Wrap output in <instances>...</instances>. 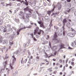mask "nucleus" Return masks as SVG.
<instances>
[{
  "label": "nucleus",
  "instance_id": "nucleus-44",
  "mask_svg": "<svg viewBox=\"0 0 76 76\" xmlns=\"http://www.w3.org/2000/svg\"><path fill=\"white\" fill-rule=\"evenodd\" d=\"M69 69H72V66H69Z\"/></svg>",
  "mask_w": 76,
  "mask_h": 76
},
{
  "label": "nucleus",
  "instance_id": "nucleus-18",
  "mask_svg": "<svg viewBox=\"0 0 76 76\" xmlns=\"http://www.w3.org/2000/svg\"><path fill=\"white\" fill-rule=\"evenodd\" d=\"M58 10H60L61 9V5H59L58 7Z\"/></svg>",
  "mask_w": 76,
  "mask_h": 76
},
{
  "label": "nucleus",
  "instance_id": "nucleus-16",
  "mask_svg": "<svg viewBox=\"0 0 76 76\" xmlns=\"http://www.w3.org/2000/svg\"><path fill=\"white\" fill-rule=\"evenodd\" d=\"M67 22V18H64L63 20V23H64H64H66Z\"/></svg>",
  "mask_w": 76,
  "mask_h": 76
},
{
  "label": "nucleus",
  "instance_id": "nucleus-42",
  "mask_svg": "<svg viewBox=\"0 0 76 76\" xmlns=\"http://www.w3.org/2000/svg\"><path fill=\"white\" fill-rule=\"evenodd\" d=\"M36 1H34L33 2V4H36Z\"/></svg>",
  "mask_w": 76,
  "mask_h": 76
},
{
  "label": "nucleus",
  "instance_id": "nucleus-58",
  "mask_svg": "<svg viewBox=\"0 0 76 76\" xmlns=\"http://www.w3.org/2000/svg\"><path fill=\"white\" fill-rule=\"evenodd\" d=\"M68 63H71V61H69Z\"/></svg>",
  "mask_w": 76,
  "mask_h": 76
},
{
  "label": "nucleus",
  "instance_id": "nucleus-3",
  "mask_svg": "<svg viewBox=\"0 0 76 76\" xmlns=\"http://www.w3.org/2000/svg\"><path fill=\"white\" fill-rule=\"evenodd\" d=\"M25 1L26 2L23 1H20V3H23V4H25L26 6L28 5V4H31V1H28V2L27 1V0H25Z\"/></svg>",
  "mask_w": 76,
  "mask_h": 76
},
{
  "label": "nucleus",
  "instance_id": "nucleus-22",
  "mask_svg": "<svg viewBox=\"0 0 76 76\" xmlns=\"http://www.w3.org/2000/svg\"><path fill=\"white\" fill-rule=\"evenodd\" d=\"M3 23V20H0V24L2 25Z\"/></svg>",
  "mask_w": 76,
  "mask_h": 76
},
{
  "label": "nucleus",
  "instance_id": "nucleus-59",
  "mask_svg": "<svg viewBox=\"0 0 76 76\" xmlns=\"http://www.w3.org/2000/svg\"><path fill=\"white\" fill-rule=\"evenodd\" d=\"M8 48H9V49H10V48H11V46H9Z\"/></svg>",
  "mask_w": 76,
  "mask_h": 76
},
{
  "label": "nucleus",
  "instance_id": "nucleus-15",
  "mask_svg": "<svg viewBox=\"0 0 76 76\" xmlns=\"http://www.w3.org/2000/svg\"><path fill=\"white\" fill-rule=\"evenodd\" d=\"M76 34V31H75L74 33H72L71 34V36L72 37H74Z\"/></svg>",
  "mask_w": 76,
  "mask_h": 76
},
{
  "label": "nucleus",
  "instance_id": "nucleus-9",
  "mask_svg": "<svg viewBox=\"0 0 76 76\" xmlns=\"http://www.w3.org/2000/svg\"><path fill=\"white\" fill-rule=\"evenodd\" d=\"M75 58H72L71 60V64L72 66H75V62L74 61H75Z\"/></svg>",
  "mask_w": 76,
  "mask_h": 76
},
{
  "label": "nucleus",
  "instance_id": "nucleus-36",
  "mask_svg": "<svg viewBox=\"0 0 76 76\" xmlns=\"http://www.w3.org/2000/svg\"><path fill=\"white\" fill-rule=\"evenodd\" d=\"M71 31L72 32H73V31H75V30H74V29H73V28H71Z\"/></svg>",
  "mask_w": 76,
  "mask_h": 76
},
{
  "label": "nucleus",
  "instance_id": "nucleus-31",
  "mask_svg": "<svg viewBox=\"0 0 76 76\" xmlns=\"http://www.w3.org/2000/svg\"><path fill=\"white\" fill-rule=\"evenodd\" d=\"M44 64H45V63H41L40 64V66H42L44 65Z\"/></svg>",
  "mask_w": 76,
  "mask_h": 76
},
{
  "label": "nucleus",
  "instance_id": "nucleus-30",
  "mask_svg": "<svg viewBox=\"0 0 76 76\" xmlns=\"http://www.w3.org/2000/svg\"><path fill=\"white\" fill-rule=\"evenodd\" d=\"M38 23L39 24H41V23H42V22L41 21H38Z\"/></svg>",
  "mask_w": 76,
  "mask_h": 76
},
{
  "label": "nucleus",
  "instance_id": "nucleus-29",
  "mask_svg": "<svg viewBox=\"0 0 76 76\" xmlns=\"http://www.w3.org/2000/svg\"><path fill=\"white\" fill-rule=\"evenodd\" d=\"M4 32H7V30H6V29H4L3 30Z\"/></svg>",
  "mask_w": 76,
  "mask_h": 76
},
{
  "label": "nucleus",
  "instance_id": "nucleus-33",
  "mask_svg": "<svg viewBox=\"0 0 76 76\" xmlns=\"http://www.w3.org/2000/svg\"><path fill=\"white\" fill-rule=\"evenodd\" d=\"M59 62L60 63H62V59H59Z\"/></svg>",
  "mask_w": 76,
  "mask_h": 76
},
{
  "label": "nucleus",
  "instance_id": "nucleus-14",
  "mask_svg": "<svg viewBox=\"0 0 76 76\" xmlns=\"http://www.w3.org/2000/svg\"><path fill=\"white\" fill-rule=\"evenodd\" d=\"M7 60L6 61H5L4 64H3V66H4V68H5L6 66V64H7Z\"/></svg>",
  "mask_w": 76,
  "mask_h": 76
},
{
  "label": "nucleus",
  "instance_id": "nucleus-21",
  "mask_svg": "<svg viewBox=\"0 0 76 76\" xmlns=\"http://www.w3.org/2000/svg\"><path fill=\"white\" fill-rule=\"evenodd\" d=\"M3 37H1L0 38V42H1L3 41Z\"/></svg>",
  "mask_w": 76,
  "mask_h": 76
},
{
  "label": "nucleus",
  "instance_id": "nucleus-5",
  "mask_svg": "<svg viewBox=\"0 0 76 76\" xmlns=\"http://www.w3.org/2000/svg\"><path fill=\"white\" fill-rule=\"evenodd\" d=\"M12 57L13 58V59H12V62L11 64V65L12 66H13L14 64H15V62L16 61V58H15V55H13Z\"/></svg>",
  "mask_w": 76,
  "mask_h": 76
},
{
  "label": "nucleus",
  "instance_id": "nucleus-13",
  "mask_svg": "<svg viewBox=\"0 0 76 76\" xmlns=\"http://www.w3.org/2000/svg\"><path fill=\"white\" fill-rule=\"evenodd\" d=\"M54 8H55V7H54V6L52 10H51L50 11H48V15H50V14H51V12H53V11L54 10Z\"/></svg>",
  "mask_w": 76,
  "mask_h": 76
},
{
  "label": "nucleus",
  "instance_id": "nucleus-12",
  "mask_svg": "<svg viewBox=\"0 0 76 76\" xmlns=\"http://www.w3.org/2000/svg\"><path fill=\"white\" fill-rule=\"evenodd\" d=\"M58 37V36H57V33L56 32H55V34L53 36V38L54 39H56Z\"/></svg>",
  "mask_w": 76,
  "mask_h": 76
},
{
  "label": "nucleus",
  "instance_id": "nucleus-27",
  "mask_svg": "<svg viewBox=\"0 0 76 76\" xmlns=\"http://www.w3.org/2000/svg\"><path fill=\"white\" fill-rule=\"evenodd\" d=\"M30 35H31V36L32 38H33V37H33V35H34V34H33V33H32L31 34H30Z\"/></svg>",
  "mask_w": 76,
  "mask_h": 76
},
{
  "label": "nucleus",
  "instance_id": "nucleus-46",
  "mask_svg": "<svg viewBox=\"0 0 76 76\" xmlns=\"http://www.w3.org/2000/svg\"><path fill=\"white\" fill-rule=\"evenodd\" d=\"M37 59H39V57L38 56H37L36 57Z\"/></svg>",
  "mask_w": 76,
  "mask_h": 76
},
{
  "label": "nucleus",
  "instance_id": "nucleus-2",
  "mask_svg": "<svg viewBox=\"0 0 76 76\" xmlns=\"http://www.w3.org/2000/svg\"><path fill=\"white\" fill-rule=\"evenodd\" d=\"M20 28H21L19 29L18 31H17V35H19V32H20V31L22 30V29H26V28H32V26H28L26 27H24L23 25V24H21L20 26Z\"/></svg>",
  "mask_w": 76,
  "mask_h": 76
},
{
  "label": "nucleus",
  "instance_id": "nucleus-61",
  "mask_svg": "<svg viewBox=\"0 0 76 76\" xmlns=\"http://www.w3.org/2000/svg\"><path fill=\"white\" fill-rule=\"evenodd\" d=\"M68 20H69V22H71V20L70 19Z\"/></svg>",
  "mask_w": 76,
  "mask_h": 76
},
{
  "label": "nucleus",
  "instance_id": "nucleus-24",
  "mask_svg": "<svg viewBox=\"0 0 76 76\" xmlns=\"http://www.w3.org/2000/svg\"><path fill=\"white\" fill-rule=\"evenodd\" d=\"M48 71H49V72H52L53 71V70H52V69L51 68H49V69H48Z\"/></svg>",
  "mask_w": 76,
  "mask_h": 76
},
{
  "label": "nucleus",
  "instance_id": "nucleus-17",
  "mask_svg": "<svg viewBox=\"0 0 76 76\" xmlns=\"http://www.w3.org/2000/svg\"><path fill=\"white\" fill-rule=\"evenodd\" d=\"M40 26L42 28H43L44 29H45V27H44V25H43V23H42L40 25Z\"/></svg>",
  "mask_w": 76,
  "mask_h": 76
},
{
  "label": "nucleus",
  "instance_id": "nucleus-56",
  "mask_svg": "<svg viewBox=\"0 0 76 76\" xmlns=\"http://www.w3.org/2000/svg\"><path fill=\"white\" fill-rule=\"evenodd\" d=\"M72 73H73V74H74L75 72H74V71H72Z\"/></svg>",
  "mask_w": 76,
  "mask_h": 76
},
{
  "label": "nucleus",
  "instance_id": "nucleus-62",
  "mask_svg": "<svg viewBox=\"0 0 76 76\" xmlns=\"http://www.w3.org/2000/svg\"><path fill=\"white\" fill-rule=\"evenodd\" d=\"M34 23H31V25H33V24H34Z\"/></svg>",
  "mask_w": 76,
  "mask_h": 76
},
{
  "label": "nucleus",
  "instance_id": "nucleus-10",
  "mask_svg": "<svg viewBox=\"0 0 76 76\" xmlns=\"http://www.w3.org/2000/svg\"><path fill=\"white\" fill-rule=\"evenodd\" d=\"M26 20H27L29 21V17L30 16H31V14H26Z\"/></svg>",
  "mask_w": 76,
  "mask_h": 76
},
{
  "label": "nucleus",
  "instance_id": "nucleus-34",
  "mask_svg": "<svg viewBox=\"0 0 76 76\" xmlns=\"http://www.w3.org/2000/svg\"><path fill=\"white\" fill-rule=\"evenodd\" d=\"M70 9V10H72V11H73V10H75V8H71Z\"/></svg>",
  "mask_w": 76,
  "mask_h": 76
},
{
  "label": "nucleus",
  "instance_id": "nucleus-8",
  "mask_svg": "<svg viewBox=\"0 0 76 76\" xmlns=\"http://www.w3.org/2000/svg\"><path fill=\"white\" fill-rule=\"evenodd\" d=\"M55 42L56 44H58L59 42H61L62 41L60 39H55Z\"/></svg>",
  "mask_w": 76,
  "mask_h": 76
},
{
  "label": "nucleus",
  "instance_id": "nucleus-55",
  "mask_svg": "<svg viewBox=\"0 0 76 76\" xmlns=\"http://www.w3.org/2000/svg\"><path fill=\"white\" fill-rule=\"evenodd\" d=\"M30 58H31V59H32V58H33V57L31 56Z\"/></svg>",
  "mask_w": 76,
  "mask_h": 76
},
{
  "label": "nucleus",
  "instance_id": "nucleus-35",
  "mask_svg": "<svg viewBox=\"0 0 76 76\" xmlns=\"http://www.w3.org/2000/svg\"><path fill=\"white\" fill-rule=\"evenodd\" d=\"M68 61H69V59H67L66 61V64H67V62H68Z\"/></svg>",
  "mask_w": 76,
  "mask_h": 76
},
{
  "label": "nucleus",
  "instance_id": "nucleus-64",
  "mask_svg": "<svg viewBox=\"0 0 76 76\" xmlns=\"http://www.w3.org/2000/svg\"><path fill=\"white\" fill-rule=\"evenodd\" d=\"M48 38H50V36H48Z\"/></svg>",
  "mask_w": 76,
  "mask_h": 76
},
{
  "label": "nucleus",
  "instance_id": "nucleus-51",
  "mask_svg": "<svg viewBox=\"0 0 76 76\" xmlns=\"http://www.w3.org/2000/svg\"><path fill=\"white\" fill-rule=\"evenodd\" d=\"M63 57H64V58H66V56L64 55Z\"/></svg>",
  "mask_w": 76,
  "mask_h": 76
},
{
  "label": "nucleus",
  "instance_id": "nucleus-40",
  "mask_svg": "<svg viewBox=\"0 0 76 76\" xmlns=\"http://www.w3.org/2000/svg\"><path fill=\"white\" fill-rule=\"evenodd\" d=\"M28 60V59H25L24 61V62L25 63H26V62L27 61V60Z\"/></svg>",
  "mask_w": 76,
  "mask_h": 76
},
{
  "label": "nucleus",
  "instance_id": "nucleus-41",
  "mask_svg": "<svg viewBox=\"0 0 76 76\" xmlns=\"http://www.w3.org/2000/svg\"><path fill=\"white\" fill-rule=\"evenodd\" d=\"M70 50H72L73 49V48L70 47H69L68 48Z\"/></svg>",
  "mask_w": 76,
  "mask_h": 76
},
{
  "label": "nucleus",
  "instance_id": "nucleus-37",
  "mask_svg": "<svg viewBox=\"0 0 76 76\" xmlns=\"http://www.w3.org/2000/svg\"><path fill=\"white\" fill-rule=\"evenodd\" d=\"M58 69V67L57 66H56L55 68V70H57V69Z\"/></svg>",
  "mask_w": 76,
  "mask_h": 76
},
{
  "label": "nucleus",
  "instance_id": "nucleus-23",
  "mask_svg": "<svg viewBox=\"0 0 76 76\" xmlns=\"http://www.w3.org/2000/svg\"><path fill=\"white\" fill-rule=\"evenodd\" d=\"M33 40L34 41H37V39H36V38H35V37H33Z\"/></svg>",
  "mask_w": 76,
  "mask_h": 76
},
{
  "label": "nucleus",
  "instance_id": "nucleus-28",
  "mask_svg": "<svg viewBox=\"0 0 76 76\" xmlns=\"http://www.w3.org/2000/svg\"><path fill=\"white\" fill-rule=\"evenodd\" d=\"M54 56V55L53 54H51L48 57H53Z\"/></svg>",
  "mask_w": 76,
  "mask_h": 76
},
{
  "label": "nucleus",
  "instance_id": "nucleus-50",
  "mask_svg": "<svg viewBox=\"0 0 76 76\" xmlns=\"http://www.w3.org/2000/svg\"><path fill=\"white\" fill-rule=\"evenodd\" d=\"M65 66H66V67H68V64H66L65 65Z\"/></svg>",
  "mask_w": 76,
  "mask_h": 76
},
{
  "label": "nucleus",
  "instance_id": "nucleus-26",
  "mask_svg": "<svg viewBox=\"0 0 76 76\" xmlns=\"http://www.w3.org/2000/svg\"><path fill=\"white\" fill-rule=\"evenodd\" d=\"M9 43L10 46H12V45L13 44V42H10Z\"/></svg>",
  "mask_w": 76,
  "mask_h": 76
},
{
  "label": "nucleus",
  "instance_id": "nucleus-39",
  "mask_svg": "<svg viewBox=\"0 0 76 76\" xmlns=\"http://www.w3.org/2000/svg\"><path fill=\"white\" fill-rule=\"evenodd\" d=\"M5 4L6 5L5 6H10V4H8L7 3H5Z\"/></svg>",
  "mask_w": 76,
  "mask_h": 76
},
{
  "label": "nucleus",
  "instance_id": "nucleus-63",
  "mask_svg": "<svg viewBox=\"0 0 76 76\" xmlns=\"http://www.w3.org/2000/svg\"><path fill=\"white\" fill-rule=\"evenodd\" d=\"M34 25H35V26H37V25L36 24H34Z\"/></svg>",
  "mask_w": 76,
  "mask_h": 76
},
{
  "label": "nucleus",
  "instance_id": "nucleus-53",
  "mask_svg": "<svg viewBox=\"0 0 76 76\" xmlns=\"http://www.w3.org/2000/svg\"><path fill=\"white\" fill-rule=\"evenodd\" d=\"M53 66H55V64H56V63H53Z\"/></svg>",
  "mask_w": 76,
  "mask_h": 76
},
{
  "label": "nucleus",
  "instance_id": "nucleus-25",
  "mask_svg": "<svg viewBox=\"0 0 76 76\" xmlns=\"http://www.w3.org/2000/svg\"><path fill=\"white\" fill-rule=\"evenodd\" d=\"M12 66H13V65H12V64H10V67L11 69H14V68Z\"/></svg>",
  "mask_w": 76,
  "mask_h": 76
},
{
  "label": "nucleus",
  "instance_id": "nucleus-4",
  "mask_svg": "<svg viewBox=\"0 0 76 76\" xmlns=\"http://www.w3.org/2000/svg\"><path fill=\"white\" fill-rule=\"evenodd\" d=\"M71 6L70 5V4H69L68 5H67L66 6V12H67L68 13H69L70 12V8Z\"/></svg>",
  "mask_w": 76,
  "mask_h": 76
},
{
  "label": "nucleus",
  "instance_id": "nucleus-47",
  "mask_svg": "<svg viewBox=\"0 0 76 76\" xmlns=\"http://www.w3.org/2000/svg\"><path fill=\"white\" fill-rule=\"evenodd\" d=\"M59 74L60 75H62L63 73H62V72H60Z\"/></svg>",
  "mask_w": 76,
  "mask_h": 76
},
{
  "label": "nucleus",
  "instance_id": "nucleus-49",
  "mask_svg": "<svg viewBox=\"0 0 76 76\" xmlns=\"http://www.w3.org/2000/svg\"><path fill=\"white\" fill-rule=\"evenodd\" d=\"M17 5H18V6H20V3L18 4H17Z\"/></svg>",
  "mask_w": 76,
  "mask_h": 76
},
{
  "label": "nucleus",
  "instance_id": "nucleus-43",
  "mask_svg": "<svg viewBox=\"0 0 76 76\" xmlns=\"http://www.w3.org/2000/svg\"><path fill=\"white\" fill-rule=\"evenodd\" d=\"M59 67L60 68H61L62 67H63V65H60L59 66Z\"/></svg>",
  "mask_w": 76,
  "mask_h": 76
},
{
  "label": "nucleus",
  "instance_id": "nucleus-60",
  "mask_svg": "<svg viewBox=\"0 0 76 76\" xmlns=\"http://www.w3.org/2000/svg\"><path fill=\"white\" fill-rule=\"evenodd\" d=\"M34 75H37V73H35L34 74Z\"/></svg>",
  "mask_w": 76,
  "mask_h": 76
},
{
  "label": "nucleus",
  "instance_id": "nucleus-19",
  "mask_svg": "<svg viewBox=\"0 0 76 76\" xmlns=\"http://www.w3.org/2000/svg\"><path fill=\"white\" fill-rule=\"evenodd\" d=\"M57 53L58 55V53H57V51H55L53 54L54 56H56Z\"/></svg>",
  "mask_w": 76,
  "mask_h": 76
},
{
  "label": "nucleus",
  "instance_id": "nucleus-6",
  "mask_svg": "<svg viewBox=\"0 0 76 76\" xmlns=\"http://www.w3.org/2000/svg\"><path fill=\"white\" fill-rule=\"evenodd\" d=\"M19 15L21 16L22 19H25V17L23 15V12L22 11H21L20 12Z\"/></svg>",
  "mask_w": 76,
  "mask_h": 76
},
{
  "label": "nucleus",
  "instance_id": "nucleus-48",
  "mask_svg": "<svg viewBox=\"0 0 76 76\" xmlns=\"http://www.w3.org/2000/svg\"><path fill=\"white\" fill-rule=\"evenodd\" d=\"M53 60L54 61H56V59L53 58Z\"/></svg>",
  "mask_w": 76,
  "mask_h": 76
},
{
  "label": "nucleus",
  "instance_id": "nucleus-38",
  "mask_svg": "<svg viewBox=\"0 0 76 76\" xmlns=\"http://www.w3.org/2000/svg\"><path fill=\"white\" fill-rule=\"evenodd\" d=\"M53 73L54 74H56V73H57V71H54L53 72Z\"/></svg>",
  "mask_w": 76,
  "mask_h": 76
},
{
  "label": "nucleus",
  "instance_id": "nucleus-57",
  "mask_svg": "<svg viewBox=\"0 0 76 76\" xmlns=\"http://www.w3.org/2000/svg\"><path fill=\"white\" fill-rule=\"evenodd\" d=\"M5 4H4H4H3V6H5Z\"/></svg>",
  "mask_w": 76,
  "mask_h": 76
},
{
  "label": "nucleus",
  "instance_id": "nucleus-1",
  "mask_svg": "<svg viewBox=\"0 0 76 76\" xmlns=\"http://www.w3.org/2000/svg\"><path fill=\"white\" fill-rule=\"evenodd\" d=\"M34 35H36L37 34V35H40L42 33V34L44 33V31L41 29H39V28L38 26L36 27V29L34 30Z\"/></svg>",
  "mask_w": 76,
  "mask_h": 76
},
{
  "label": "nucleus",
  "instance_id": "nucleus-45",
  "mask_svg": "<svg viewBox=\"0 0 76 76\" xmlns=\"http://www.w3.org/2000/svg\"><path fill=\"white\" fill-rule=\"evenodd\" d=\"M45 61H46V62H47V63H48V60H47V59H45Z\"/></svg>",
  "mask_w": 76,
  "mask_h": 76
},
{
  "label": "nucleus",
  "instance_id": "nucleus-20",
  "mask_svg": "<svg viewBox=\"0 0 76 76\" xmlns=\"http://www.w3.org/2000/svg\"><path fill=\"white\" fill-rule=\"evenodd\" d=\"M60 46H61V47H64V45L62 43H61Z\"/></svg>",
  "mask_w": 76,
  "mask_h": 76
},
{
  "label": "nucleus",
  "instance_id": "nucleus-32",
  "mask_svg": "<svg viewBox=\"0 0 76 76\" xmlns=\"http://www.w3.org/2000/svg\"><path fill=\"white\" fill-rule=\"evenodd\" d=\"M8 57H9V56H8V55L6 54L5 56V58H8Z\"/></svg>",
  "mask_w": 76,
  "mask_h": 76
},
{
  "label": "nucleus",
  "instance_id": "nucleus-11",
  "mask_svg": "<svg viewBox=\"0 0 76 76\" xmlns=\"http://www.w3.org/2000/svg\"><path fill=\"white\" fill-rule=\"evenodd\" d=\"M50 48L53 50V51H55V50H56L57 49V47L56 46H54L51 48V46H50Z\"/></svg>",
  "mask_w": 76,
  "mask_h": 76
},
{
  "label": "nucleus",
  "instance_id": "nucleus-52",
  "mask_svg": "<svg viewBox=\"0 0 76 76\" xmlns=\"http://www.w3.org/2000/svg\"><path fill=\"white\" fill-rule=\"evenodd\" d=\"M75 15L76 16V11L75 12Z\"/></svg>",
  "mask_w": 76,
  "mask_h": 76
},
{
  "label": "nucleus",
  "instance_id": "nucleus-54",
  "mask_svg": "<svg viewBox=\"0 0 76 76\" xmlns=\"http://www.w3.org/2000/svg\"><path fill=\"white\" fill-rule=\"evenodd\" d=\"M9 12H10L11 13H12V11H11V10H9Z\"/></svg>",
  "mask_w": 76,
  "mask_h": 76
},
{
  "label": "nucleus",
  "instance_id": "nucleus-7",
  "mask_svg": "<svg viewBox=\"0 0 76 76\" xmlns=\"http://www.w3.org/2000/svg\"><path fill=\"white\" fill-rule=\"evenodd\" d=\"M24 10L25 11H28L29 13H31V12H32L33 10H31L30 9H29V7L27 6V7L25 8H24Z\"/></svg>",
  "mask_w": 76,
  "mask_h": 76
}]
</instances>
